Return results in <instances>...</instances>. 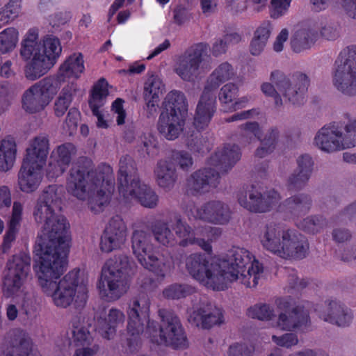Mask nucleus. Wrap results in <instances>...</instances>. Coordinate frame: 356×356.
I'll list each match as a JSON object with an SVG mask.
<instances>
[{
	"instance_id": "79ce46f5",
	"label": "nucleus",
	"mask_w": 356,
	"mask_h": 356,
	"mask_svg": "<svg viewBox=\"0 0 356 356\" xmlns=\"http://www.w3.org/2000/svg\"><path fill=\"white\" fill-rule=\"evenodd\" d=\"M79 87L75 82H71L60 91L54 104V111L56 116L60 118L68 110Z\"/></svg>"
},
{
	"instance_id": "e2e57ef3",
	"label": "nucleus",
	"mask_w": 356,
	"mask_h": 356,
	"mask_svg": "<svg viewBox=\"0 0 356 356\" xmlns=\"http://www.w3.org/2000/svg\"><path fill=\"white\" fill-rule=\"evenodd\" d=\"M296 163L297 168L296 170L309 177H312L314 170V162L310 155L305 154L299 156L297 158Z\"/></svg>"
},
{
	"instance_id": "de8ad7c7",
	"label": "nucleus",
	"mask_w": 356,
	"mask_h": 356,
	"mask_svg": "<svg viewBox=\"0 0 356 356\" xmlns=\"http://www.w3.org/2000/svg\"><path fill=\"white\" fill-rule=\"evenodd\" d=\"M76 147L72 143H66L54 148L50 156L53 161L67 168L71 163L72 156L76 154Z\"/></svg>"
},
{
	"instance_id": "6e6d98bb",
	"label": "nucleus",
	"mask_w": 356,
	"mask_h": 356,
	"mask_svg": "<svg viewBox=\"0 0 356 356\" xmlns=\"http://www.w3.org/2000/svg\"><path fill=\"white\" fill-rule=\"evenodd\" d=\"M316 24L317 31H320L321 35L327 40H334L340 36L341 26L336 22H313Z\"/></svg>"
},
{
	"instance_id": "3c124183",
	"label": "nucleus",
	"mask_w": 356,
	"mask_h": 356,
	"mask_svg": "<svg viewBox=\"0 0 356 356\" xmlns=\"http://www.w3.org/2000/svg\"><path fill=\"white\" fill-rule=\"evenodd\" d=\"M19 32L13 27L7 28L2 31L0 33V52L6 54L12 51L16 47Z\"/></svg>"
},
{
	"instance_id": "20e7f679",
	"label": "nucleus",
	"mask_w": 356,
	"mask_h": 356,
	"mask_svg": "<svg viewBox=\"0 0 356 356\" xmlns=\"http://www.w3.org/2000/svg\"><path fill=\"white\" fill-rule=\"evenodd\" d=\"M259 240L264 250L284 259H302L309 250L307 241L297 230L273 222L261 227Z\"/></svg>"
},
{
	"instance_id": "f8f14e48",
	"label": "nucleus",
	"mask_w": 356,
	"mask_h": 356,
	"mask_svg": "<svg viewBox=\"0 0 356 356\" xmlns=\"http://www.w3.org/2000/svg\"><path fill=\"white\" fill-rule=\"evenodd\" d=\"M133 253L141 266L163 279L172 268V259L155 251L151 234L143 229L134 231L131 237Z\"/></svg>"
},
{
	"instance_id": "b1692460",
	"label": "nucleus",
	"mask_w": 356,
	"mask_h": 356,
	"mask_svg": "<svg viewBox=\"0 0 356 356\" xmlns=\"http://www.w3.org/2000/svg\"><path fill=\"white\" fill-rule=\"evenodd\" d=\"M218 258V260H222L226 264L222 268L223 273L229 274L227 276L229 277L226 280V289L238 277L240 270L246 268L254 259L248 250L238 247H234L226 255Z\"/></svg>"
},
{
	"instance_id": "2eb2a0df",
	"label": "nucleus",
	"mask_w": 356,
	"mask_h": 356,
	"mask_svg": "<svg viewBox=\"0 0 356 356\" xmlns=\"http://www.w3.org/2000/svg\"><path fill=\"white\" fill-rule=\"evenodd\" d=\"M208 49L206 43H197L188 48L177 58L173 68L175 73L187 82H194L200 78L209 69L204 61Z\"/></svg>"
},
{
	"instance_id": "6e6552de",
	"label": "nucleus",
	"mask_w": 356,
	"mask_h": 356,
	"mask_svg": "<svg viewBox=\"0 0 356 356\" xmlns=\"http://www.w3.org/2000/svg\"><path fill=\"white\" fill-rule=\"evenodd\" d=\"M151 301L147 294L141 293L131 298L127 305V338L123 345L129 353H137L142 346L141 335L145 337L154 320L150 318Z\"/></svg>"
},
{
	"instance_id": "13d9d810",
	"label": "nucleus",
	"mask_w": 356,
	"mask_h": 356,
	"mask_svg": "<svg viewBox=\"0 0 356 356\" xmlns=\"http://www.w3.org/2000/svg\"><path fill=\"white\" fill-rule=\"evenodd\" d=\"M22 0H9L0 11V20L8 22L17 18L21 12Z\"/></svg>"
},
{
	"instance_id": "2f4dec72",
	"label": "nucleus",
	"mask_w": 356,
	"mask_h": 356,
	"mask_svg": "<svg viewBox=\"0 0 356 356\" xmlns=\"http://www.w3.org/2000/svg\"><path fill=\"white\" fill-rule=\"evenodd\" d=\"M185 118L179 113L163 111L157 124L159 132L167 140L176 139L183 130Z\"/></svg>"
},
{
	"instance_id": "bb28decb",
	"label": "nucleus",
	"mask_w": 356,
	"mask_h": 356,
	"mask_svg": "<svg viewBox=\"0 0 356 356\" xmlns=\"http://www.w3.org/2000/svg\"><path fill=\"white\" fill-rule=\"evenodd\" d=\"M314 145L327 153L345 149L341 138L340 127L336 123L321 128L314 136Z\"/></svg>"
},
{
	"instance_id": "864d4df0",
	"label": "nucleus",
	"mask_w": 356,
	"mask_h": 356,
	"mask_svg": "<svg viewBox=\"0 0 356 356\" xmlns=\"http://www.w3.org/2000/svg\"><path fill=\"white\" fill-rule=\"evenodd\" d=\"M164 90V85L161 79L155 75L150 76L145 83V98L159 99Z\"/></svg>"
},
{
	"instance_id": "a211bd4d",
	"label": "nucleus",
	"mask_w": 356,
	"mask_h": 356,
	"mask_svg": "<svg viewBox=\"0 0 356 356\" xmlns=\"http://www.w3.org/2000/svg\"><path fill=\"white\" fill-rule=\"evenodd\" d=\"M236 198L238 204L244 209L254 213H266L278 205L281 195L275 189L261 191L251 187L238 190Z\"/></svg>"
},
{
	"instance_id": "c756f323",
	"label": "nucleus",
	"mask_w": 356,
	"mask_h": 356,
	"mask_svg": "<svg viewBox=\"0 0 356 356\" xmlns=\"http://www.w3.org/2000/svg\"><path fill=\"white\" fill-rule=\"evenodd\" d=\"M49 152V140L47 136L38 135L29 141L23 162L44 166Z\"/></svg>"
},
{
	"instance_id": "338daca9",
	"label": "nucleus",
	"mask_w": 356,
	"mask_h": 356,
	"mask_svg": "<svg viewBox=\"0 0 356 356\" xmlns=\"http://www.w3.org/2000/svg\"><path fill=\"white\" fill-rule=\"evenodd\" d=\"M227 6L229 9L234 14H240L244 12H248L250 13H256L252 10V5L249 0H245L241 1H237L238 0H225Z\"/></svg>"
},
{
	"instance_id": "1a4fd4ad",
	"label": "nucleus",
	"mask_w": 356,
	"mask_h": 356,
	"mask_svg": "<svg viewBox=\"0 0 356 356\" xmlns=\"http://www.w3.org/2000/svg\"><path fill=\"white\" fill-rule=\"evenodd\" d=\"M131 263L125 254L115 255L106 261L97 283L99 294L102 299L108 302L115 301L127 293L129 284L126 275Z\"/></svg>"
},
{
	"instance_id": "58836bf2",
	"label": "nucleus",
	"mask_w": 356,
	"mask_h": 356,
	"mask_svg": "<svg viewBox=\"0 0 356 356\" xmlns=\"http://www.w3.org/2000/svg\"><path fill=\"white\" fill-rule=\"evenodd\" d=\"M263 277V265L258 260L253 259L246 268L240 270L238 277L234 281H238L246 287L254 288L257 286L259 280Z\"/></svg>"
},
{
	"instance_id": "49530a36",
	"label": "nucleus",
	"mask_w": 356,
	"mask_h": 356,
	"mask_svg": "<svg viewBox=\"0 0 356 356\" xmlns=\"http://www.w3.org/2000/svg\"><path fill=\"white\" fill-rule=\"evenodd\" d=\"M163 111L173 114L179 113L186 117L187 109L184 94L177 90L169 92L165 98Z\"/></svg>"
},
{
	"instance_id": "423d86ee",
	"label": "nucleus",
	"mask_w": 356,
	"mask_h": 356,
	"mask_svg": "<svg viewBox=\"0 0 356 356\" xmlns=\"http://www.w3.org/2000/svg\"><path fill=\"white\" fill-rule=\"evenodd\" d=\"M152 233L159 243L167 247L179 245L186 248L197 245L208 253L212 251V246L204 238L200 237L199 227L193 229L178 213L171 214L167 222H156L152 227Z\"/></svg>"
},
{
	"instance_id": "5fc2aeb1",
	"label": "nucleus",
	"mask_w": 356,
	"mask_h": 356,
	"mask_svg": "<svg viewBox=\"0 0 356 356\" xmlns=\"http://www.w3.org/2000/svg\"><path fill=\"white\" fill-rule=\"evenodd\" d=\"M138 152L143 156L154 157L159 153L156 139L151 134H144L140 137Z\"/></svg>"
},
{
	"instance_id": "c03bdc74",
	"label": "nucleus",
	"mask_w": 356,
	"mask_h": 356,
	"mask_svg": "<svg viewBox=\"0 0 356 356\" xmlns=\"http://www.w3.org/2000/svg\"><path fill=\"white\" fill-rule=\"evenodd\" d=\"M261 129L257 122H248L239 126L235 134V140L243 147L250 145L260 138Z\"/></svg>"
},
{
	"instance_id": "9d476101",
	"label": "nucleus",
	"mask_w": 356,
	"mask_h": 356,
	"mask_svg": "<svg viewBox=\"0 0 356 356\" xmlns=\"http://www.w3.org/2000/svg\"><path fill=\"white\" fill-rule=\"evenodd\" d=\"M160 324L155 321L149 327L145 338L157 345H164L176 350H184L189 346L184 327L178 316L171 309H159Z\"/></svg>"
},
{
	"instance_id": "ea45409f",
	"label": "nucleus",
	"mask_w": 356,
	"mask_h": 356,
	"mask_svg": "<svg viewBox=\"0 0 356 356\" xmlns=\"http://www.w3.org/2000/svg\"><path fill=\"white\" fill-rule=\"evenodd\" d=\"M17 155V144L8 136L0 141V171L7 172L14 165Z\"/></svg>"
},
{
	"instance_id": "4c0bfd02",
	"label": "nucleus",
	"mask_w": 356,
	"mask_h": 356,
	"mask_svg": "<svg viewBox=\"0 0 356 356\" xmlns=\"http://www.w3.org/2000/svg\"><path fill=\"white\" fill-rule=\"evenodd\" d=\"M312 200L309 195L304 193L296 194L284 202L283 207L293 218L307 213L311 209Z\"/></svg>"
},
{
	"instance_id": "0e129e2a",
	"label": "nucleus",
	"mask_w": 356,
	"mask_h": 356,
	"mask_svg": "<svg viewBox=\"0 0 356 356\" xmlns=\"http://www.w3.org/2000/svg\"><path fill=\"white\" fill-rule=\"evenodd\" d=\"M15 88L12 84L6 81L0 86V106L7 107L15 97Z\"/></svg>"
},
{
	"instance_id": "4be33fe9",
	"label": "nucleus",
	"mask_w": 356,
	"mask_h": 356,
	"mask_svg": "<svg viewBox=\"0 0 356 356\" xmlns=\"http://www.w3.org/2000/svg\"><path fill=\"white\" fill-rule=\"evenodd\" d=\"M127 239V225L122 218L116 215L108 221L101 237L100 248L102 252H111L120 248Z\"/></svg>"
},
{
	"instance_id": "c9c22d12",
	"label": "nucleus",
	"mask_w": 356,
	"mask_h": 356,
	"mask_svg": "<svg viewBox=\"0 0 356 356\" xmlns=\"http://www.w3.org/2000/svg\"><path fill=\"white\" fill-rule=\"evenodd\" d=\"M236 70L228 62L218 65L209 76L204 89L216 94V90L223 83L232 79Z\"/></svg>"
},
{
	"instance_id": "603ef678",
	"label": "nucleus",
	"mask_w": 356,
	"mask_h": 356,
	"mask_svg": "<svg viewBox=\"0 0 356 356\" xmlns=\"http://www.w3.org/2000/svg\"><path fill=\"white\" fill-rule=\"evenodd\" d=\"M249 317L260 321H269L275 316L274 307L266 303H258L250 307L247 312Z\"/></svg>"
},
{
	"instance_id": "f704fd0d",
	"label": "nucleus",
	"mask_w": 356,
	"mask_h": 356,
	"mask_svg": "<svg viewBox=\"0 0 356 356\" xmlns=\"http://www.w3.org/2000/svg\"><path fill=\"white\" fill-rule=\"evenodd\" d=\"M317 38L316 24L309 23L297 29L291 38V47L294 52L300 53L311 48Z\"/></svg>"
},
{
	"instance_id": "39448f33",
	"label": "nucleus",
	"mask_w": 356,
	"mask_h": 356,
	"mask_svg": "<svg viewBox=\"0 0 356 356\" xmlns=\"http://www.w3.org/2000/svg\"><path fill=\"white\" fill-rule=\"evenodd\" d=\"M120 201L124 204L139 202L147 208H154L159 202L156 192L142 182L136 172L135 163L129 156L121 157L118 174Z\"/></svg>"
},
{
	"instance_id": "e433bc0d",
	"label": "nucleus",
	"mask_w": 356,
	"mask_h": 356,
	"mask_svg": "<svg viewBox=\"0 0 356 356\" xmlns=\"http://www.w3.org/2000/svg\"><path fill=\"white\" fill-rule=\"evenodd\" d=\"M156 182L165 191H170L175 186L177 179L175 168L167 159L158 161L154 170Z\"/></svg>"
},
{
	"instance_id": "f03ea898",
	"label": "nucleus",
	"mask_w": 356,
	"mask_h": 356,
	"mask_svg": "<svg viewBox=\"0 0 356 356\" xmlns=\"http://www.w3.org/2000/svg\"><path fill=\"white\" fill-rule=\"evenodd\" d=\"M114 180L113 171L109 165L102 163L95 168L91 160L81 158L70 170L66 189L78 200L87 201L90 211L98 213L110 202Z\"/></svg>"
},
{
	"instance_id": "a878e982",
	"label": "nucleus",
	"mask_w": 356,
	"mask_h": 356,
	"mask_svg": "<svg viewBox=\"0 0 356 356\" xmlns=\"http://www.w3.org/2000/svg\"><path fill=\"white\" fill-rule=\"evenodd\" d=\"M126 316L120 309L112 307L104 314H97L96 330L105 339L111 340L116 334L117 329L124 323Z\"/></svg>"
},
{
	"instance_id": "bf43d9fd",
	"label": "nucleus",
	"mask_w": 356,
	"mask_h": 356,
	"mask_svg": "<svg viewBox=\"0 0 356 356\" xmlns=\"http://www.w3.org/2000/svg\"><path fill=\"white\" fill-rule=\"evenodd\" d=\"M311 177L295 170L286 180V186L289 190H301L303 188Z\"/></svg>"
},
{
	"instance_id": "ddd939ff",
	"label": "nucleus",
	"mask_w": 356,
	"mask_h": 356,
	"mask_svg": "<svg viewBox=\"0 0 356 356\" xmlns=\"http://www.w3.org/2000/svg\"><path fill=\"white\" fill-rule=\"evenodd\" d=\"M8 273L3 284V294L6 298H24L25 305L28 294L25 283L31 269V257L24 253L15 254L7 262Z\"/></svg>"
},
{
	"instance_id": "69168bd1",
	"label": "nucleus",
	"mask_w": 356,
	"mask_h": 356,
	"mask_svg": "<svg viewBox=\"0 0 356 356\" xmlns=\"http://www.w3.org/2000/svg\"><path fill=\"white\" fill-rule=\"evenodd\" d=\"M291 0H271L270 16L277 19L289 10Z\"/></svg>"
},
{
	"instance_id": "8fccbe9b",
	"label": "nucleus",
	"mask_w": 356,
	"mask_h": 356,
	"mask_svg": "<svg viewBox=\"0 0 356 356\" xmlns=\"http://www.w3.org/2000/svg\"><path fill=\"white\" fill-rule=\"evenodd\" d=\"M297 226L308 233L319 232L327 225V220L323 216L315 215L308 216L296 222Z\"/></svg>"
},
{
	"instance_id": "6ab92c4d",
	"label": "nucleus",
	"mask_w": 356,
	"mask_h": 356,
	"mask_svg": "<svg viewBox=\"0 0 356 356\" xmlns=\"http://www.w3.org/2000/svg\"><path fill=\"white\" fill-rule=\"evenodd\" d=\"M185 213L188 218L193 217L217 225L228 224L232 215L229 206L219 200L207 202L200 207H195L191 203L185 209Z\"/></svg>"
},
{
	"instance_id": "a19ab883",
	"label": "nucleus",
	"mask_w": 356,
	"mask_h": 356,
	"mask_svg": "<svg viewBox=\"0 0 356 356\" xmlns=\"http://www.w3.org/2000/svg\"><path fill=\"white\" fill-rule=\"evenodd\" d=\"M22 204L20 202H15L13 206L12 216L8 224V229L6 232L1 245L3 252L9 250L12 242L15 239L22 220Z\"/></svg>"
},
{
	"instance_id": "7ed1b4c3",
	"label": "nucleus",
	"mask_w": 356,
	"mask_h": 356,
	"mask_svg": "<svg viewBox=\"0 0 356 356\" xmlns=\"http://www.w3.org/2000/svg\"><path fill=\"white\" fill-rule=\"evenodd\" d=\"M62 52L60 42L52 35L39 38V31L31 28L24 35L20 42L19 55L29 61L24 67L25 77L35 81L53 67Z\"/></svg>"
},
{
	"instance_id": "f257e3e1",
	"label": "nucleus",
	"mask_w": 356,
	"mask_h": 356,
	"mask_svg": "<svg viewBox=\"0 0 356 356\" xmlns=\"http://www.w3.org/2000/svg\"><path fill=\"white\" fill-rule=\"evenodd\" d=\"M63 188L56 184L45 188L37 199L33 216L41 225L35 252L38 256L35 270L42 291L54 304L67 308L72 304L85 306L88 286L79 269H74L59 279L66 266L70 249V225L60 213Z\"/></svg>"
},
{
	"instance_id": "72a5a7b5",
	"label": "nucleus",
	"mask_w": 356,
	"mask_h": 356,
	"mask_svg": "<svg viewBox=\"0 0 356 356\" xmlns=\"http://www.w3.org/2000/svg\"><path fill=\"white\" fill-rule=\"evenodd\" d=\"M84 70L83 56L79 52L73 53L60 65L54 81L60 86L67 79H78Z\"/></svg>"
},
{
	"instance_id": "dca6fc26",
	"label": "nucleus",
	"mask_w": 356,
	"mask_h": 356,
	"mask_svg": "<svg viewBox=\"0 0 356 356\" xmlns=\"http://www.w3.org/2000/svg\"><path fill=\"white\" fill-rule=\"evenodd\" d=\"M281 310L274 327L282 331L306 333L311 330L312 322L309 313L301 304L292 305L287 298L278 302Z\"/></svg>"
},
{
	"instance_id": "473e14b6",
	"label": "nucleus",
	"mask_w": 356,
	"mask_h": 356,
	"mask_svg": "<svg viewBox=\"0 0 356 356\" xmlns=\"http://www.w3.org/2000/svg\"><path fill=\"white\" fill-rule=\"evenodd\" d=\"M7 349L4 356H29L32 341L29 334L19 330L10 331L6 339Z\"/></svg>"
},
{
	"instance_id": "c85d7f7f",
	"label": "nucleus",
	"mask_w": 356,
	"mask_h": 356,
	"mask_svg": "<svg viewBox=\"0 0 356 356\" xmlns=\"http://www.w3.org/2000/svg\"><path fill=\"white\" fill-rule=\"evenodd\" d=\"M216 110V96L204 89L197 103L193 124L197 129L207 127Z\"/></svg>"
},
{
	"instance_id": "412c9836",
	"label": "nucleus",
	"mask_w": 356,
	"mask_h": 356,
	"mask_svg": "<svg viewBox=\"0 0 356 356\" xmlns=\"http://www.w3.org/2000/svg\"><path fill=\"white\" fill-rule=\"evenodd\" d=\"M188 321L197 327L209 329L223 323L224 316L220 308L207 300H201L188 310Z\"/></svg>"
},
{
	"instance_id": "aec40b11",
	"label": "nucleus",
	"mask_w": 356,
	"mask_h": 356,
	"mask_svg": "<svg viewBox=\"0 0 356 356\" xmlns=\"http://www.w3.org/2000/svg\"><path fill=\"white\" fill-rule=\"evenodd\" d=\"M92 320L82 316H75L72 321L74 342L76 347L72 356H92L98 350V346L93 343L92 332L96 327H92Z\"/></svg>"
},
{
	"instance_id": "09e8293b",
	"label": "nucleus",
	"mask_w": 356,
	"mask_h": 356,
	"mask_svg": "<svg viewBox=\"0 0 356 356\" xmlns=\"http://www.w3.org/2000/svg\"><path fill=\"white\" fill-rule=\"evenodd\" d=\"M195 291L194 287L186 284L173 283L163 290V296L168 300L184 298Z\"/></svg>"
},
{
	"instance_id": "052dcab7",
	"label": "nucleus",
	"mask_w": 356,
	"mask_h": 356,
	"mask_svg": "<svg viewBox=\"0 0 356 356\" xmlns=\"http://www.w3.org/2000/svg\"><path fill=\"white\" fill-rule=\"evenodd\" d=\"M272 341L277 346L291 349L299 343V339L296 333L287 332L281 335H273Z\"/></svg>"
},
{
	"instance_id": "393cba45",
	"label": "nucleus",
	"mask_w": 356,
	"mask_h": 356,
	"mask_svg": "<svg viewBox=\"0 0 356 356\" xmlns=\"http://www.w3.org/2000/svg\"><path fill=\"white\" fill-rule=\"evenodd\" d=\"M325 303L326 307L320 314L324 321L339 327L352 324L354 315L350 309L336 299L327 300Z\"/></svg>"
},
{
	"instance_id": "4468645a",
	"label": "nucleus",
	"mask_w": 356,
	"mask_h": 356,
	"mask_svg": "<svg viewBox=\"0 0 356 356\" xmlns=\"http://www.w3.org/2000/svg\"><path fill=\"white\" fill-rule=\"evenodd\" d=\"M332 83L343 95H356V45L340 52L334 63Z\"/></svg>"
},
{
	"instance_id": "5701e85b",
	"label": "nucleus",
	"mask_w": 356,
	"mask_h": 356,
	"mask_svg": "<svg viewBox=\"0 0 356 356\" xmlns=\"http://www.w3.org/2000/svg\"><path fill=\"white\" fill-rule=\"evenodd\" d=\"M219 181V172L207 164V167L194 172L188 178L187 191L192 195L202 194L217 187Z\"/></svg>"
},
{
	"instance_id": "f3484780",
	"label": "nucleus",
	"mask_w": 356,
	"mask_h": 356,
	"mask_svg": "<svg viewBox=\"0 0 356 356\" xmlns=\"http://www.w3.org/2000/svg\"><path fill=\"white\" fill-rule=\"evenodd\" d=\"M60 86L52 77H46L26 90L22 97L23 109L29 113H38L44 109Z\"/></svg>"
},
{
	"instance_id": "680f3d73",
	"label": "nucleus",
	"mask_w": 356,
	"mask_h": 356,
	"mask_svg": "<svg viewBox=\"0 0 356 356\" xmlns=\"http://www.w3.org/2000/svg\"><path fill=\"white\" fill-rule=\"evenodd\" d=\"M238 92L236 85L229 83L225 84L220 90L218 94L219 101L222 104H228L233 102Z\"/></svg>"
},
{
	"instance_id": "774afa93",
	"label": "nucleus",
	"mask_w": 356,
	"mask_h": 356,
	"mask_svg": "<svg viewBox=\"0 0 356 356\" xmlns=\"http://www.w3.org/2000/svg\"><path fill=\"white\" fill-rule=\"evenodd\" d=\"M253 351L252 346L235 343L229 346L227 356H252Z\"/></svg>"
},
{
	"instance_id": "0eeeda50",
	"label": "nucleus",
	"mask_w": 356,
	"mask_h": 356,
	"mask_svg": "<svg viewBox=\"0 0 356 356\" xmlns=\"http://www.w3.org/2000/svg\"><path fill=\"white\" fill-rule=\"evenodd\" d=\"M271 83L264 82L261 85V90L266 97H272L277 107L284 103L300 106L305 102V94L309 83L308 76L298 72L287 76L275 70L270 76Z\"/></svg>"
},
{
	"instance_id": "9b49d317",
	"label": "nucleus",
	"mask_w": 356,
	"mask_h": 356,
	"mask_svg": "<svg viewBox=\"0 0 356 356\" xmlns=\"http://www.w3.org/2000/svg\"><path fill=\"white\" fill-rule=\"evenodd\" d=\"M225 262L218 257L209 258L202 253H192L185 259V267L188 274L202 285L213 290L226 289L228 274L223 273Z\"/></svg>"
},
{
	"instance_id": "cd10ccee",
	"label": "nucleus",
	"mask_w": 356,
	"mask_h": 356,
	"mask_svg": "<svg viewBox=\"0 0 356 356\" xmlns=\"http://www.w3.org/2000/svg\"><path fill=\"white\" fill-rule=\"evenodd\" d=\"M241 157V149L237 145L227 144L209 158L208 165L215 168L220 174L231 169Z\"/></svg>"
},
{
	"instance_id": "7c9ffc66",
	"label": "nucleus",
	"mask_w": 356,
	"mask_h": 356,
	"mask_svg": "<svg viewBox=\"0 0 356 356\" xmlns=\"http://www.w3.org/2000/svg\"><path fill=\"white\" fill-rule=\"evenodd\" d=\"M43 168L22 163L18 174V185L22 192L30 193L38 189L43 177Z\"/></svg>"
},
{
	"instance_id": "a18cd8bd",
	"label": "nucleus",
	"mask_w": 356,
	"mask_h": 356,
	"mask_svg": "<svg viewBox=\"0 0 356 356\" xmlns=\"http://www.w3.org/2000/svg\"><path fill=\"white\" fill-rule=\"evenodd\" d=\"M340 127L341 138L345 149L356 146V118H346L336 123Z\"/></svg>"
},
{
	"instance_id": "4d7b16f0",
	"label": "nucleus",
	"mask_w": 356,
	"mask_h": 356,
	"mask_svg": "<svg viewBox=\"0 0 356 356\" xmlns=\"http://www.w3.org/2000/svg\"><path fill=\"white\" fill-rule=\"evenodd\" d=\"M169 161L172 165H175L184 171L189 170L193 164V159L191 154L184 150L173 152Z\"/></svg>"
},
{
	"instance_id": "37998d69",
	"label": "nucleus",
	"mask_w": 356,
	"mask_h": 356,
	"mask_svg": "<svg viewBox=\"0 0 356 356\" xmlns=\"http://www.w3.org/2000/svg\"><path fill=\"white\" fill-rule=\"evenodd\" d=\"M280 138V131L276 127H271L265 136L259 139L260 145L256 149L254 156L263 159L271 154L275 149Z\"/></svg>"
}]
</instances>
